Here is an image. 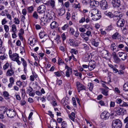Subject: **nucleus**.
I'll return each instance as SVG.
<instances>
[{
    "instance_id": "obj_12",
    "label": "nucleus",
    "mask_w": 128,
    "mask_h": 128,
    "mask_svg": "<svg viewBox=\"0 0 128 128\" xmlns=\"http://www.w3.org/2000/svg\"><path fill=\"white\" fill-rule=\"evenodd\" d=\"M47 15L44 16V17L40 19L41 22H43L44 25L45 24L48 22H49L50 21V20L48 18H46V17H47Z\"/></svg>"
},
{
    "instance_id": "obj_7",
    "label": "nucleus",
    "mask_w": 128,
    "mask_h": 128,
    "mask_svg": "<svg viewBox=\"0 0 128 128\" xmlns=\"http://www.w3.org/2000/svg\"><path fill=\"white\" fill-rule=\"evenodd\" d=\"M112 3L114 8H118L120 5V0H112Z\"/></svg>"
},
{
    "instance_id": "obj_30",
    "label": "nucleus",
    "mask_w": 128,
    "mask_h": 128,
    "mask_svg": "<svg viewBox=\"0 0 128 128\" xmlns=\"http://www.w3.org/2000/svg\"><path fill=\"white\" fill-rule=\"evenodd\" d=\"M36 39L34 38L32 40H30V44L31 46L34 45L36 42Z\"/></svg>"
},
{
    "instance_id": "obj_46",
    "label": "nucleus",
    "mask_w": 128,
    "mask_h": 128,
    "mask_svg": "<svg viewBox=\"0 0 128 128\" xmlns=\"http://www.w3.org/2000/svg\"><path fill=\"white\" fill-rule=\"evenodd\" d=\"M58 62L59 65H61L64 63V62L63 60L60 58L58 60Z\"/></svg>"
},
{
    "instance_id": "obj_16",
    "label": "nucleus",
    "mask_w": 128,
    "mask_h": 128,
    "mask_svg": "<svg viewBox=\"0 0 128 128\" xmlns=\"http://www.w3.org/2000/svg\"><path fill=\"white\" fill-rule=\"evenodd\" d=\"M90 3L91 7L97 6L99 4L98 2L95 0H93L91 2L90 1Z\"/></svg>"
},
{
    "instance_id": "obj_36",
    "label": "nucleus",
    "mask_w": 128,
    "mask_h": 128,
    "mask_svg": "<svg viewBox=\"0 0 128 128\" xmlns=\"http://www.w3.org/2000/svg\"><path fill=\"white\" fill-rule=\"evenodd\" d=\"M32 16L34 18L38 19V15L37 12H34Z\"/></svg>"
},
{
    "instance_id": "obj_48",
    "label": "nucleus",
    "mask_w": 128,
    "mask_h": 128,
    "mask_svg": "<svg viewBox=\"0 0 128 128\" xmlns=\"http://www.w3.org/2000/svg\"><path fill=\"white\" fill-rule=\"evenodd\" d=\"M62 83V81L61 80H58L56 81V85H60Z\"/></svg>"
},
{
    "instance_id": "obj_26",
    "label": "nucleus",
    "mask_w": 128,
    "mask_h": 128,
    "mask_svg": "<svg viewBox=\"0 0 128 128\" xmlns=\"http://www.w3.org/2000/svg\"><path fill=\"white\" fill-rule=\"evenodd\" d=\"M122 16V14H120L118 15L115 16L113 17L114 20H119L120 18Z\"/></svg>"
},
{
    "instance_id": "obj_6",
    "label": "nucleus",
    "mask_w": 128,
    "mask_h": 128,
    "mask_svg": "<svg viewBox=\"0 0 128 128\" xmlns=\"http://www.w3.org/2000/svg\"><path fill=\"white\" fill-rule=\"evenodd\" d=\"M116 102L119 104L121 106L124 107L128 106V104L126 102H124L120 98H118L117 99L116 101Z\"/></svg>"
},
{
    "instance_id": "obj_5",
    "label": "nucleus",
    "mask_w": 128,
    "mask_h": 128,
    "mask_svg": "<svg viewBox=\"0 0 128 128\" xmlns=\"http://www.w3.org/2000/svg\"><path fill=\"white\" fill-rule=\"evenodd\" d=\"M100 6L101 8L103 10L106 9L108 7L107 2L105 0H102L100 1Z\"/></svg>"
},
{
    "instance_id": "obj_2",
    "label": "nucleus",
    "mask_w": 128,
    "mask_h": 128,
    "mask_svg": "<svg viewBox=\"0 0 128 128\" xmlns=\"http://www.w3.org/2000/svg\"><path fill=\"white\" fill-rule=\"evenodd\" d=\"M115 111L118 115H123L126 113V110L120 107L116 108Z\"/></svg>"
},
{
    "instance_id": "obj_58",
    "label": "nucleus",
    "mask_w": 128,
    "mask_h": 128,
    "mask_svg": "<svg viewBox=\"0 0 128 128\" xmlns=\"http://www.w3.org/2000/svg\"><path fill=\"white\" fill-rule=\"evenodd\" d=\"M72 100L73 105H74L76 107V100L75 98L74 97H73L72 98Z\"/></svg>"
},
{
    "instance_id": "obj_31",
    "label": "nucleus",
    "mask_w": 128,
    "mask_h": 128,
    "mask_svg": "<svg viewBox=\"0 0 128 128\" xmlns=\"http://www.w3.org/2000/svg\"><path fill=\"white\" fill-rule=\"evenodd\" d=\"M39 35L40 38H42L45 36L46 34L44 32H41L40 33Z\"/></svg>"
},
{
    "instance_id": "obj_55",
    "label": "nucleus",
    "mask_w": 128,
    "mask_h": 128,
    "mask_svg": "<svg viewBox=\"0 0 128 128\" xmlns=\"http://www.w3.org/2000/svg\"><path fill=\"white\" fill-rule=\"evenodd\" d=\"M27 89L26 92L27 93L29 92V91L30 92V91H32L33 90L32 88L30 86L28 88H27Z\"/></svg>"
},
{
    "instance_id": "obj_39",
    "label": "nucleus",
    "mask_w": 128,
    "mask_h": 128,
    "mask_svg": "<svg viewBox=\"0 0 128 128\" xmlns=\"http://www.w3.org/2000/svg\"><path fill=\"white\" fill-rule=\"evenodd\" d=\"M9 64L8 63H6L3 66V69L5 70L7 69L9 67Z\"/></svg>"
},
{
    "instance_id": "obj_44",
    "label": "nucleus",
    "mask_w": 128,
    "mask_h": 128,
    "mask_svg": "<svg viewBox=\"0 0 128 128\" xmlns=\"http://www.w3.org/2000/svg\"><path fill=\"white\" fill-rule=\"evenodd\" d=\"M14 22L15 24H19L20 20L18 18H14Z\"/></svg>"
},
{
    "instance_id": "obj_41",
    "label": "nucleus",
    "mask_w": 128,
    "mask_h": 128,
    "mask_svg": "<svg viewBox=\"0 0 128 128\" xmlns=\"http://www.w3.org/2000/svg\"><path fill=\"white\" fill-rule=\"evenodd\" d=\"M88 84V86H89V89L91 91L92 90L93 87V84L91 83H90Z\"/></svg>"
},
{
    "instance_id": "obj_56",
    "label": "nucleus",
    "mask_w": 128,
    "mask_h": 128,
    "mask_svg": "<svg viewBox=\"0 0 128 128\" xmlns=\"http://www.w3.org/2000/svg\"><path fill=\"white\" fill-rule=\"evenodd\" d=\"M10 83H12V84H14V79L12 77H11L10 78Z\"/></svg>"
},
{
    "instance_id": "obj_62",
    "label": "nucleus",
    "mask_w": 128,
    "mask_h": 128,
    "mask_svg": "<svg viewBox=\"0 0 128 128\" xmlns=\"http://www.w3.org/2000/svg\"><path fill=\"white\" fill-rule=\"evenodd\" d=\"M54 73L57 76H61L60 73V72L58 71L55 72Z\"/></svg>"
},
{
    "instance_id": "obj_61",
    "label": "nucleus",
    "mask_w": 128,
    "mask_h": 128,
    "mask_svg": "<svg viewBox=\"0 0 128 128\" xmlns=\"http://www.w3.org/2000/svg\"><path fill=\"white\" fill-rule=\"evenodd\" d=\"M22 13L24 15H26V10L25 9H23L22 10Z\"/></svg>"
},
{
    "instance_id": "obj_33",
    "label": "nucleus",
    "mask_w": 128,
    "mask_h": 128,
    "mask_svg": "<svg viewBox=\"0 0 128 128\" xmlns=\"http://www.w3.org/2000/svg\"><path fill=\"white\" fill-rule=\"evenodd\" d=\"M85 87L84 85L82 84L77 88V89H78L80 90H85Z\"/></svg>"
},
{
    "instance_id": "obj_34",
    "label": "nucleus",
    "mask_w": 128,
    "mask_h": 128,
    "mask_svg": "<svg viewBox=\"0 0 128 128\" xmlns=\"http://www.w3.org/2000/svg\"><path fill=\"white\" fill-rule=\"evenodd\" d=\"M91 0H82V2L84 4H88L90 3Z\"/></svg>"
},
{
    "instance_id": "obj_54",
    "label": "nucleus",
    "mask_w": 128,
    "mask_h": 128,
    "mask_svg": "<svg viewBox=\"0 0 128 128\" xmlns=\"http://www.w3.org/2000/svg\"><path fill=\"white\" fill-rule=\"evenodd\" d=\"M6 14L7 18L9 19L11 21L12 18L11 15L8 13H7Z\"/></svg>"
},
{
    "instance_id": "obj_8",
    "label": "nucleus",
    "mask_w": 128,
    "mask_h": 128,
    "mask_svg": "<svg viewBox=\"0 0 128 128\" xmlns=\"http://www.w3.org/2000/svg\"><path fill=\"white\" fill-rule=\"evenodd\" d=\"M88 65L90 66L89 69L90 70H91L95 68L96 66V62L94 60H91L89 62Z\"/></svg>"
},
{
    "instance_id": "obj_13",
    "label": "nucleus",
    "mask_w": 128,
    "mask_h": 128,
    "mask_svg": "<svg viewBox=\"0 0 128 128\" xmlns=\"http://www.w3.org/2000/svg\"><path fill=\"white\" fill-rule=\"evenodd\" d=\"M101 14L100 12L97 13L92 17V20H97L100 19L101 17Z\"/></svg>"
},
{
    "instance_id": "obj_47",
    "label": "nucleus",
    "mask_w": 128,
    "mask_h": 128,
    "mask_svg": "<svg viewBox=\"0 0 128 128\" xmlns=\"http://www.w3.org/2000/svg\"><path fill=\"white\" fill-rule=\"evenodd\" d=\"M71 52L72 54H76L78 53V52L76 50L74 49H72L71 50Z\"/></svg>"
},
{
    "instance_id": "obj_63",
    "label": "nucleus",
    "mask_w": 128,
    "mask_h": 128,
    "mask_svg": "<svg viewBox=\"0 0 128 128\" xmlns=\"http://www.w3.org/2000/svg\"><path fill=\"white\" fill-rule=\"evenodd\" d=\"M35 95L34 92H33L32 91H30L29 92V95L30 96H34Z\"/></svg>"
},
{
    "instance_id": "obj_53",
    "label": "nucleus",
    "mask_w": 128,
    "mask_h": 128,
    "mask_svg": "<svg viewBox=\"0 0 128 128\" xmlns=\"http://www.w3.org/2000/svg\"><path fill=\"white\" fill-rule=\"evenodd\" d=\"M106 15L110 18H112L114 17L113 15L110 12H109L107 13Z\"/></svg>"
},
{
    "instance_id": "obj_1",
    "label": "nucleus",
    "mask_w": 128,
    "mask_h": 128,
    "mask_svg": "<svg viewBox=\"0 0 128 128\" xmlns=\"http://www.w3.org/2000/svg\"><path fill=\"white\" fill-rule=\"evenodd\" d=\"M122 124L120 120L118 119L114 120L112 122V128H121Z\"/></svg>"
},
{
    "instance_id": "obj_28",
    "label": "nucleus",
    "mask_w": 128,
    "mask_h": 128,
    "mask_svg": "<svg viewBox=\"0 0 128 128\" xmlns=\"http://www.w3.org/2000/svg\"><path fill=\"white\" fill-rule=\"evenodd\" d=\"M123 90L125 91H128V82H126L124 85Z\"/></svg>"
},
{
    "instance_id": "obj_49",
    "label": "nucleus",
    "mask_w": 128,
    "mask_h": 128,
    "mask_svg": "<svg viewBox=\"0 0 128 128\" xmlns=\"http://www.w3.org/2000/svg\"><path fill=\"white\" fill-rule=\"evenodd\" d=\"M33 113L32 112H31L29 116L28 117V119L29 120L28 122H30V120H32V119L31 118V117H32V116L33 115Z\"/></svg>"
},
{
    "instance_id": "obj_32",
    "label": "nucleus",
    "mask_w": 128,
    "mask_h": 128,
    "mask_svg": "<svg viewBox=\"0 0 128 128\" xmlns=\"http://www.w3.org/2000/svg\"><path fill=\"white\" fill-rule=\"evenodd\" d=\"M65 12V10L64 9H61L59 10L58 14L60 16H62L64 14Z\"/></svg>"
},
{
    "instance_id": "obj_35",
    "label": "nucleus",
    "mask_w": 128,
    "mask_h": 128,
    "mask_svg": "<svg viewBox=\"0 0 128 128\" xmlns=\"http://www.w3.org/2000/svg\"><path fill=\"white\" fill-rule=\"evenodd\" d=\"M102 93L105 96H106L108 95V91L105 89H103L102 92Z\"/></svg>"
},
{
    "instance_id": "obj_60",
    "label": "nucleus",
    "mask_w": 128,
    "mask_h": 128,
    "mask_svg": "<svg viewBox=\"0 0 128 128\" xmlns=\"http://www.w3.org/2000/svg\"><path fill=\"white\" fill-rule=\"evenodd\" d=\"M7 22V21L6 20V18L3 19L2 21V24L3 25L5 24Z\"/></svg>"
},
{
    "instance_id": "obj_27",
    "label": "nucleus",
    "mask_w": 128,
    "mask_h": 128,
    "mask_svg": "<svg viewBox=\"0 0 128 128\" xmlns=\"http://www.w3.org/2000/svg\"><path fill=\"white\" fill-rule=\"evenodd\" d=\"M90 56V55L89 54H86L84 57V60L85 62H87L88 61Z\"/></svg>"
},
{
    "instance_id": "obj_25",
    "label": "nucleus",
    "mask_w": 128,
    "mask_h": 128,
    "mask_svg": "<svg viewBox=\"0 0 128 128\" xmlns=\"http://www.w3.org/2000/svg\"><path fill=\"white\" fill-rule=\"evenodd\" d=\"M92 44V45L94 46L97 47L99 45V42H96L95 40L93 39L91 41Z\"/></svg>"
},
{
    "instance_id": "obj_23",
    "label": "nucleus",
    "mask_w": 128,
    "mask_h": 128,
    "mask_svg": "<svg viewBox=\"0 0 128 128\" xmlns=\"http://www.w3.org/2000/svg\"><path fill=\"white\" fill-rule=\"evenodd\" d=\"M68 116L69 118L73 121H74V119L75 118V113L73 112L71 113V114H69Z\"/></svg>"
},
{
    "instance_id": "obj_19",
    "label": "nucleus",
    "mask_w": 128,
    "mask_h": 128,
    "mask_svg": "<svg viewBox=\"0 0 128 128\" xmlns=\"http://www.w3.org/2000/svg\"><path fill=\"white\" fill-rule=\"evenodd\" d=\"M120 36V35L119 33L116 32L112 36V38L113 39H118Z\"/></svg>"
},
{
    "instance_id": "obj_3",
    "label": "nucleus",
    "mask_w": 128,
    "mask_h": 128,
    "mask_svg": "<svg viewBox=\"0 0 128 128\" xmlns=\"http://www.w3.org/2000/svg\"><path fill=\"white\" fill-rule=\"evenodd\" d=\"M110 116V114L107 111H104L101 114L100 117L103 120H106Z\"/></svg>"
},
{
    "instance_id": "obj_11",
    "label": "nucleus",
    "mask_w": 128,
    "mask_h": 128,
    "mask_svg": "<svg viewBox=\"0 0 128 128\" xmlns=\"http://www.w3.org/2000/svg\"><path fill=\"white\" fill-rule=\"evenodd\" d=\"M101 53L102 56L106 59L108 56L109 52L106 50H103L101 51Z\"/></svg>"
},
{
    "instance_id": "obj_18",
    "label": "nucleus",
    "mask_w": 128,
    "mask_h": 128,
    "mask_svg": "<svg viewBox=\"0 0 128 128\" xmlns=\"http://www.w3.org/2000/svg\"><path fill=\"white\" fill-rule=\"evenodd\" d=\"M8 108L5 106H2L0 107V111H1V114H5L8 110Z\"/></svg>"
},
{
    "instance_id": "obj_43",
    "label": "nucleus",
    "mask_w": 128,
    "mask_h": 128,
    "mask_svg": "<svg viewBox=\"0 0 128 128\" xmlns=\"http://www.w3.org/2000/svg\"><path fill=\"white\" fill-rule=\"evenodd\" d=\"M72 72L71 73L70 72V70H66V76L67 77H69L70 76V74H72Z\"/></svg>"
},
{
    "instance_id": "obj_29",
    "label": "nucleus",
    "mask_w": 128,
    "mask_h": 128,
    "mask_svg": "<svg viewBox=\"0 0 128 128\" xmlns=\"http://www.w3.org/2000/svg\"><path fill=\"white\" fill-rule=\"evenodd\" d=\"M13 60L14 59V60H15L16 59H19V56L18 54H14L12 55Z\"/></svg>"
},
{
    "instance_id": "obj_22",
    "label": "nucleus",
    "mask_w": 128,
    "mask_h": 128,
    "mask_svg": "<svg viewBox=\"0 0 128 128\" xmlns=\"http://www.w3.org/2000/svg\"><path fill=\"white\" fill-rule=\"evenodd\" d=\"M21 60L22 62V65L24 67V71L26 70V67L27 66V63L26 61L24 60V59L22 58H21Z\"/></svg>"
},
{
    "instance_id": "obj_64",
    "label": "nucleus",
    "mask_w": 128,
    "mask_h": 128,
    "mask_svg": "<svg viewBox=\"0 0 128 128\" xmlns=\"http://www.w3.org/2000/svg\"><path fill=\"white\" fill-rule=\"evenodd\" d=\"M83 48L86 50H88V47L87 45L85 44H83Z\"/></svg>"
},
{
    "instance_id": "obj_14",
    "label": "nucleus",
    "mask_w": 128,
    "mask_h": 128,
    "mask_svg": "<svg viewBox=\"0 0 128 128\" xmlns=\"http://www.w3.org/2000/svg\"><path fill=\"white\" fill-rule=\"evenodd\" d=\"M118 54L120 57H121V59L123 60H124L126 58L127 55L124 52H120L118 53Z\"/></svg>"
},
{
    "instance_id": "obj_17",
    "label": "nucleus",
    "mask_w": 128,
    "mask_h": 128,
    "mask_svg": "<svg viewBox=\"0 0 128 128\" xmlns=\"http://www.w3.org/2000/svg\"><path fill=\"white\" fill-rule=\"evenodd\" d=\"M113 58L114 62L116 63H119L120 61V59L118 57L116 53L113 55Z\"/></svg>"
},
{
    "instance_id": "obj_57",
    "label": "nucleus",
    "mask_w": 128,
    "mask_h": 128,
    "mask_svg": "<svg viewBox=\"0 0 128 128\" xmlns=\"http://www.w3.org/2000/svg\"><path fill=\"white\" fill-rule=\"evenodd\" d=\"M54 3L55 2L54 0H51L50 2V5L52 7H54Z\"/></svg>"
},
{
    "instance_id": "obj_40",
    "label": "nucleus",
    "mask_w": 128,
    "mask_h": 128,
    "mask_svg": "<svg viewBox=\"0 0 128 128\" xmlns=\"http://www.w3.org/2000/svg\"><path fill=\"white\" fill-rule=\"evenodd\" d=\"M4 29L6 32H8L9 31V26L7 25H4Z\"/></svg>"
},
{
    "instance_id": "obj_50",
    "label": "nucleus",
    "mask_w": 128,
    "mask_h": 128,
    "mask_svg": "<svg viewBox=\"0 0 128 128\" xmlns=\"http://www.w3.org/2000/svg\"><path fill=\"white\" fill-rule=\"evenodd\" d=\"M26 103V102L24 100H22L20 101V104L22 106L24 105Z\"/></svg>"
},
{
    "instance_id": "obj_42",
    "label": "nucleus",
    "mask_w": 128,
    "mask_h": 128,
    "mask_svg": "<svg viewBox=\"0 0 128 128\" xmlns=\"http://www.w3.org/2000/svg\"><path fill=\"white\" fill-rule=\"evenodd\" d=\"M24 82H21L20 80L16 82V84L18 86L20 87L22 85V83Z\"/></svg>"
},
{
    "instance_id": "obj_9",
    "label": "nucleus",
    "mask_w": 128,
    "mask_h": 128,
    "mask_svg": "<svg viewBox=\"0 0 128 128\" xmlns=\"http://www.w3.org/2000/svg\"><path fill=\"white\" fill-rule=\"evenodd\" d=\"M125 22L124 20L122 18H120L117 22L116 24L118 27H122L124 26Z\"/></svg>"
},
{
    "instance_id": "obj_24",
    "label": "nucleus",
    "mask_w": 128,
    "mask_h": 128,
    "mask_svg": "<svg viewBox=\"0 0 128 128\" xmlns=\"http://www.w3.org/2000/svg\"><path fill=\"white\" fill-rule=\"evenodd\" d=\"M11 30L12 32L14 33H16V26L15 24H12V26Z\"/></svg>"
},
{
    "instance_id": "obj_20",
    "label": "nucleus",
    "mask_w": 128,
    "mask_h": 128,
    "mask_svg": "<svg viewBox=\"0 0 128 128\" xmlns=\"http://www.w3.org/2000/svg\"><path fill=\"white\" fill-rule=\"evenodd\" d=\"M58 26V25L57 23L55 21L52 22L50 24V27L52 29L56 28Z\"/></svg>"
},
{
    "instance_id": "obj_51",
    "label": "nucleus",
    "mask_w": 128,
    "mask_h": 128,
    "mask_svg": "<svg viewBox=\"0 0 128 128\" xmlns=\"http://www.w3.org/2000/svg\"><path fill=\"white\" fill-rule=\"evenodd\" d=\"M68 27V24H66L62 27V29L63 30H65Z\"/></svg>"
},
{
    "instance_id": "obj_52",
    "label": "nucleus",
    "mask_w": 128,
    "mask_h": 128,
    "mask_svg": "<svg viewBox=\"0 0 128 128\" xmlns=\"http://www.w3.org/2000/svg\"><path fill=\"white\" fill-rule=\"evenodd\" d=\"M86 19L85 17H82L81 19L79 20V22L80 23H83L85 21Z\"/></svg>"
},
{
    "instance_id": "obj_45",
    "label": "nucleus",
    "mask_w": 128,
    "mask_h": 128,
    "mask_svg": "<svg viewBox=\"0 0 128 128\" xmlns=\"http://www.w3.org/2000/svg\"><path fill=\"white\" fill-rule=\"evenodd\" d=\"M3 95L4 96L6 97H8L9 96L8 92L6 91H4V92Z\"/></svg>"
},
{
    "instance_id": "obj_59",
    "label": "nucleus",
    "mask_w": 128,
    "mask_h": 128,
    "mask_svg": "<svg viewBox=\"0 0 128 128\" xmlns=\"http://www.w3.org/2000/svg\"><path fill=\"white\" fill-rule=\"evenodd\" d=\"M102 29H101L100 30V31H101V34L103 35H106V32L105 31H102Z\"/></svg>"
},
{
    "instance_id": "obj_15",
    "label": "nucleus",
    "mask_w": 128,
    "mask_h": 128,
    "mask_svg": "<svg viewBox=\"0 0 128 128\" xmlns=\"http://www.w3.org/2000/svg\"><path fill=\"white\" fill-rule=\"evenodd\" d=\"M14 73V71L13 70L12 68L9 69L7 71L6 75L7 76H10L13 75Z\"/></svg>"
},
{
    "instance_id": "obj_10",
    "label": "nucleus",
    "mask_w": 128,
    "mask_h": 128,
    "mask_svg": "<svg viewBox=\"0 0 128 128\" xmlns=\"http://www.w3.org/2000/svg\"><path fill=\"white\" fill-rule=\"evenodd\" d=\"M45 10V6L44 5H42L38 7L37 11L39 13H42L44 12Z\"/></svg>"
},
{
    "instance_id": "obj_37",
    "label": "nucleus",
    "mask_w": 128,
    "mask_h": 128,
    "mask_svg": "<svg viewBox=\"0 0 128 128\" xmlns=\"http://www.w3.org/2000/svg\"><path fill=\"white\" fill-rule=\"evenodd\" d=\"M116 46V45L114 43H113L111 44L110 45V48L113 51H114V49H116V48L115 47Z\"/></svg>"
},
{
    "instance_id": "obj_38",
    "label": "nucleus",
    "mask_w": 128,
    "mask_h": 128,
    "mask_svg": "<svg viewBox=\"0 0 128 128\" xmlns=\"http://www.w3.org/2000/svg\"><path fill=\"white\" fill-rule=\"evenodd\" d=\"M34 8L33 6H30L27 8L28 12H32Z\"/></svg>"
},
{
    "instance_id": "obj_21",
    "label": "nucleus",
    "mask_w": 128,
    "mask_h": 128,
    "mask_svg": "<svg viewBox=\"0 0 128 128\" xmlns=\"http://www.w3.org/2000/svg\"><path fill=\"white\" fill-rule=\"evenodd\" d=\"M100 12V11L96 9H94L92 10H91V14L92 15L91 17H92L94 15Z\"/></svg>"
},
{
    "instance_id": "obj_4",
    "label": "nucleus",
    "mask_w": 128,
    "mask_h": 128,
    "mask_svg": "<svg viewBox=\"0 0 128 128\" xmlns=\"http://www.w3.org/2000/svg\"><path fill=\"white\" fill-rule=\"evenodd\" d=\"M6 114L8 117L10 118H12L15 116L16 113L13 110L8 109L6 112Z\"/></svg>"
}]
</instances>
